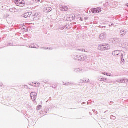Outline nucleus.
Listing matches in <instances>:
<instances>
[{"label": "nucleus", "mask_w": 128, "mask_h": 128, "mask_svg": "<svg viewBox=\"0 0 128 128\" xmlns=\"http://www.w3.org/2000/svg\"><path fill=\"white\" fill-rule=\"evenodd\" d=\"M98 48L100 50H110V45L109 44H101L100 45Z\"/></svg>", "instance_id": "nucleus-1"}, {"label": "nucleus", "mask_w": 128, "mask_h": 128, "mask_svg": "<svg viewBox=\"0 0 128 128\" xmlns=\"http://www.w3.org/2000/svg\"><path fill=\"white\" fill-rule=\"evenodd\" d=\"M112 54L114 56H116L117 58L124 57V55L122 54V52H120V50L114 51L112 52Z\"/></svg>", "instance_id": "nucleus-2"}, {"label": "nucleus", "mask_w": 128, "mask_h": 128, "mask_svg": "<svg viewBox=\"0 0 128 128\" xmlns=\"http://www.w3.org/2000/svg\"><path fill=\"white\" fill-rule=\"evenodd\" d=\"M16 4L18 6H20L22 8L24 6V0H16Z\"/></svg>", "instance_id": "nucleus-3"}, {"label": "nucleus", "mask_w": 128, "mask_h": 128, "mask_svg": "<svg viewBox=\"0 0 128 128\" xmlns=\"http://www.w3.org/2000/svg\"><path fill=\"white\" fill-rule=\"evenodd\" d=\"M91 12L92 14H100L102 12V8H95L92 9Z\"/></svg>", "instance_id": "nucleus-4"}, {"label": "nucleus", "mask_w": 128, "mask_h": 128, "mask_svg": "<svg viewBox=\"0 0 128 128\" xmlns=\"http://www.w3.org/2000/svg\"><path fill=\"white\" fill-rule=\"evenodd\" d=\"M36 96H38V94L36 92L31 93L30 96L32 100L34 101L36 100Z\"/></svg>", "instance_id": "nucleus-5"}, {"label": "nucleus", "mask_w": 128, "mask_h": 128, "mask_svg": "<svg viewBox=\"0 0 128 128\" xmlns=\"http://www.w3.org/2000/svg\"><path fill=\"white\" fill-rule=\"evenodd\" d=\"M30 86H32L38 88L40 86V82H32L30 83Z\"/></svg>", "instance_id": "nucleus-6"}, {"label": "nucleus", "mask_w": 128, "mask_h": 128, "mask_svg": "<svg viewBox=\"0 0 128 128\" xmlns=\"http://www.w3.org/2000/svg\"><path fill=\"white\" fill-rule=\"evenodd\" d=\"M106 33H102L100 36H99V38H100V40H106Z\"/></svg>", "instance_id": "nucleus-7"}, {"label": "nucleus", "mask_w": 128, "mask_h": 128, "mask_svg": "<svg viewBox=\"0 0 128 128\" xmlns=\"http://www.w3.org/2000/svg\"><path fill=\"white\" fill-rule=\"evenodd\" d=\"M60 10L62 12H68V8L66 6H61Z\"/></svg>", "instance_id": "nucleus-8"}, {"label": "nucleus", "mask_w": 128, "mask_h": 128, "mask_svg": "<svg viewBox=\"0 0 128 128\" xmlns=\"http://www.w3.org/2000/svg\"><path fill=\"white\" fill-rule=\"evenodd\" d=\"M99 78L101 82H106V78L104 76H101Z\"/></svg>", "instance_id": "nucleus-9"}, {"label": "nucleus", "mask_w": 128, "mask_h": 128, "mask_svg": "<svg viewBox=\"0 0 128 128\" xmlns=\"http://www.w3.org/2000/svg\"><path fill=\"white\" fill-rule=\"evenodd\" d=\"M76 60H80V62H82V56H78L76 58Z\"/></svg>", "instance_id": "nucleus-10"}, {"label": "nucleus", "mask_w": 128, "mask_h": 128, "mask_svg": "<svg viewBox=\"0 0 128 128\" xmlns=\"http://www.w3.org/2000/svg\"><path fill=\"white\" fill-rule=\"evenodd\" d=\"M40 116H44L46 114V112L45 111H44V110H42L40 112Z\"/></svg>", "instance_id": "nucleus-11"}, {"label": "nucleus", "mask_w": 128, "mask_h": 128, "mask_svg": "<svg viewBox=\"0 0 128 128\" xmlns=\"http://www.w3.org/2000/svg\"><path fill=\"white\" fill-rule=\"evenodd\" d=\"M28 16H30V14H28V13H26L24 15V18H28Z\"/></svg>", "instance_id": "nucleus-12"}, {"label": "nucleus", "mask_w": 128, "mask_h": 128, "mask_svg": "<svg viewBox=\"0 0 128 128\" xmlns=\"http://www.w3.org/2000/svg\"><path fill=\"white\" fill-rule=\"evenodd\" d=\"M42 106L38 105V106H37V110H42Z\"/></svg>", "instance_id": "nucleus-13"}, {"label": "nucleus", "mask_w": 128, "mask_h": 128, "mask_svg": "<svg viewBox=\"0 0 128 128\" xmlns=\"http://www.w3.org/2000/svg\"><path fill=\"white\" fill-rule=\"evenodd\" d=\"M34 18H40V14L39 13H36L34 16Z\"/></svg>", "instance_id": "nucleus-14"}, {"label": "nucleus", "mask_w": 128, "mask_h": 128, "mask_svg": "<svg viewBox=\"0 0 128 128\" xmlns=\"http://www.w3.org/2000/svg\"><path fill=\"white\" fill-rule=\"evenodd\" d=\"M120 34L121 36H125L126 32H124V31H121Z\"/></svg>", "instance_id": "nucleus-15"}, {"label": "nucleus", "mask_w": 128, "mask_h": 128, "mask_svg": "<svg viewBox=\"0 0 128 128\" xmlns=\"http://www.w3.org/2000/svg\"><path fill=\"white\" fill-rule=\"evenodd\" d=\"M57 86H58V85L56 84H54L52 85L53 88H56Z\"/></svg>", "instance_id": "nucleus-16"}, {"label": "nucleus", "mask_w": 128, "mask_h": 128, "mask_svg": "<svg viewBox=\"0 0 128 128\" xmlns=\"http://www.w3.org/2000/svg\"><path fill=\"white\" fill-rule=\"evenodd\" d=\"M121 58V60L122 62H124V59L122 57H120Z\"/></svg>", "instance_id": "nucleus-17"}, {"label": "nucleus", "mask_w": 128, "mask_h": 128, "mask_svg": "<svg viewBox=\"0 0 128 128\" xmlns=\"http://www.w3.org/2000/svg\"><path fill=\"white\" fill-rule=\"evenodd\" d=\"M3 84L2 82H0V88H2V86Z\"/></svg>", "instance_id": "nucleus-18"}, {"label": "nucleus", "mask_w": 128, "mask_h": 128, "mask_svg": "<svg viewBox=\"0 0 128 128\" xmlns=\"http://www.w3.org/2000/svg\"><path fill=\"white\" fill-rule=\"evenodd\" d=\"M49 10L50 11V12H52V8H47V10Z\"/></svg>", "instance_id": "nucleus-19"}, {"label": "nucleus", "mask_w": 128, "mask_h": 128, "mask_svg": "<svg viewBox=\"0 0 128 128\" xmlns=\"http://www.w3.org/2000/svg\"><path fill=\"white\" fill-rule=\"evenodd\" d=\"M80 20H81L82 22V20H84V19H82V18H80Z\"/></svg>", "instance_id": "nucleus-20"}, {"label": "nucleus", "mask_w": 128, "mask_h": 128, "mask_svg": "<svg viewBox=\"0 0 128 128\" xmlns=\"http://www.w3.org/2000/svg\"><path fill=\"white\" fill-rule=\"evenodd\" d=\"M126 48H128V44H127V45H126Z\"/></svg>", "instance_id": "nucleus-21"}, {"label": "nucleus", "mask_w": 128, "mask_h": 128, "mask_svg": "<svg viewBox=\"0 0 128 128\" xmlns=\"http://www.w3.org/2000/svg\"><path fill=\"white\" fill-rule=\"evenodd\" d=\"M86 20H88V18H86Z\"/></svg>", "instance_id": "nucleus-22"}, {"label": "nucleus", "mask_w": 128, "mask_h": 128, "mask_svg": "<svg viewBox=\"0 0 128 128\" xmlns=\"http://www.w3.org/2000/svg\"><path fill=\"white\" fill-rule=\"evenodd\" d=\"M89 80H88L87 81V82H89Z\"/></svg>", "instance_id": "nucleus-23"}]
</instances>
